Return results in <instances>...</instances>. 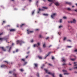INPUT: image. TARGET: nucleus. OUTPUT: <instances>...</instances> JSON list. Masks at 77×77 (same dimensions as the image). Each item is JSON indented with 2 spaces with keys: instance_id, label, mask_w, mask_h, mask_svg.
<instances>
[{
  "instance_id": "19",
  "label": "nucleus",
  "mask_w": 77,
  "mask_h": 77,
  "mask_svg": "<svg viewBox=\"0 0 77 77\" xmlns=\"http://www.w3.org/2000/svg\"><path fill=\"white\" fill-rule=\"evenodd\" d=\"M39 11H44V10L43 9H41L40 8H39Z\"/></svg>"
},
{
  "instance_id": "1",
  "label": "nucleus",
  "mask_w": 77,
  "mask_h": 77,
  "mask_svg": "<svg viewBox=\"0 0 77 77\" xmlns=\"http://www.w3.org/2000/svg\"><path fill=\"white\" fill-rule=\"evenodd\" d=\"M25 42L22 41V40H17V45L18 44H20V45H21L22 44L24 43Z\"/></svg>"
},
{
  "instance_id": "52",
  "label": "nucleus",
  "mask_w": 77,
  "mask_h": 77,
  "mask_svg": "<svg viewBox=\"0 0 77 77\" xmlns=\"http://www.w3.org/2000/svg\"><path fill=\"white\" fill-rule=\"evenodd\" d=\"M73 69H77V67H74V68H73Z\"/></svg>"
},
{
  "instance_id": "31",
  "label": "nucleus",
  "mask_w": 77,
  "mask_h": 77,
  "mask_svg": "<svg viewBox=\"0 0 77 77\" xmlns=\"http://www.w3.org/2000/svg\"><path fill=\"white\" fill-rule=\"evenodd\" d=\"M4 39L3 38H0V40L2 41Z\"/></svg>"
},
{
  "instance_id": "64",
  "label": "nucleus",
  "mask_w": 77,
  "mask_h": 77,
  "mask_svg": "<svg viewBox=\"0 0 77 77\" xmlns=\"http://www.w3.org/2000/svg\"><path fill=\"white\" fill-rule=\"evenodd\" d=\"M13 52V53H15L16 52V51H14Z\"/></svg>"
},
{
  "instance_id": "20",
  "label": "nucleus",
  "mask_w": 77,
  "mask_h": 77,
  "mask_svg": "<svg viewBox=\"0 0 77 77\" xmlns=\"http://www.w3.org/2000/svg\"><path fill=\"white\" fill-rule=\"evenodd\" d=\"M38 57L39 59H42V57L40 56H38Z\"/></svg>"
},
{
  "instance_id": "40",
  "label": "nucleus",
  "mask_w": 77,
  "mask_h": 77,
  "mask_svg": "<svg viewBox=\"0 0 77 77\" xmlns=\"http://www.w3.org/2000/svg\"><path fill=\"white\" fill-rule=\"evenodd\" d=\"M48 65L50 66H52V64H50V63H48Z\"/></svg>"
},
{
  "instance_id": "58",
  "label": "nucleus",
  "mask_w": 77,
  "mask_h": 77,
  "mask_svg": "<svg viewBox=\"0 0 77 77\" xmlns=\"http://www.w3.org/2000/svg\"><path fill=\"white\" fill-rule=\"evenodd\" d=\"M28 57V56H26V58H27Z\"/></svg>"
},
{
  "instance_id": "39",
  "label": "nucleus",
  "mask_w": 77,
  "mask_h": 77,
  "mask_svg": "<svg viewBox=\"0 0 77 77\" xmlns=\"http://www.w3.org/2000/svg\"><path fill=\"white\" fill-rule=\"evenodd\" d=\"M62 19H60V23H61L62 22Z\"/></svg>"
},
{
  "instance_id": "2",
  "label": "nucleus",
  "mask_w": 77,
  "mask_h": 77,
  "mask_svg": "<svg viewBox=\"0 0 77 77\" xmlns=\"http://www.w3.org/2000/svg\"><path fill=\"white\" fill-rule=\"evenodd\" d=\"M57 14L56 13H53L51 15V17L53 19L54 17Z\"/></svg>"
},
{
  "instance_id": "9",
  "label": "nucleus",
  "mask_w": 77,
  "mask_h": 77,
  "mask_svg": "<svg viewBox=\"0 0 77 77\" xmlns=\"http://www.w3.org/2000/svg\"><path fill=\"white\" fill-rule=\"evenodd\" d=\"M25 24H22V25H20V27H22L24 26H25Z\"/></svg>"
},
{
  "instance_id": "62",
  "label": "nucleus",
  "mask_w": 77,
  "mask_h": 77,
  "mask_svg": "<svg viewBox=\"0 0 77 77\" xmlns=\"http://www.w3.org/2000/svg\"><path fill=\"white\" fill-rule=\"evenodd\" d=\"M5 21H3V23H5Z\"/></svg>"
},
{
  "instance_id": "34",
  "label": "nucleus",
  "mask_w": 77,
  "mask_h": 77,
  "mask_svg": "<svg viewBox=\"0 0 77 77\" xmlns=\"http://www.w3.org/2000/svg\"><path fill=\"white\" fill-rule=\"evenodd\" d=\"M69 74V73H67V72H65L64 73V75H68Z\"/></svg>"
},
{
  "instance_id": "44",
  "label": "nucleus",
  "mask_w": 77,
  "mask_h": 77,
  "mask_svg": "<svg viewBox=\"0 0 77 77\" xmlns=\"http://www.w3.org/2000/svg\"><path fill=\"white\" fill-rule=\"evenodd\" d=\"M31 42L32 43L33 42V39L31 40Z\"/></svg>"
},
{
  "instance_id": "18",
  "label": "nucleus",
  "mask_w": 77,
  "mask_h": 77,
  "mask_svg": "<svg viewBox=\"0 0 77 77\" xmlns=\"http://www.w3.org/2000/svg\"><path fill=\"white\" fill-rule=\"evenodd\" d=\"M37 46V44H35L34 45L33 47H36Z\"/></svg>"
},
{
  "instance_id": "6",
  "label": "nucleus",
  "mask_w": 77,
  "mask_h": 77,
  "mask_svg": "<svg viewBox=\"0 0 77 77\" xmlns=\"http://www.w3.org/2000/svg\"><path fill=\"white\" fill-rule=\"evenodd\" d=\"M76 22V20L75 19H73V21H71L70 22L72 23H75Z\"/></svg>"
},
{
  "instance_id": "7",
  "label": "nucleus",
  "mask_w": 77,
  "mask_h": 77,
  "mask_svg": "<svg viewBox=\"0 0 77 77\" xmlns=\"http://www.w3.org/2000/svg\"><path fill=\"white\" fill-rule=\"evenodd\" d=\"M52 53V52H49L48 53V54L47 55H46V57H45V59L50 54H51V53Z\"/></svg>"
},
{
  "instance_id": "5",
  "label": "nucleus",
  "mask_w": 77,
  "mask_h": 77,
  "mask_svg": "<svg viewBox=\"0 0 77 77\" xmlns=\"http://www.w3.org/2000/svg\"><path fill=\"white\" fill-rule=\"evenodd\" d=\"M6 67V66L5 65H2L1 67V68H5Z\"/></svg>"
},
{
  "instance_id": "59",
  "label": "nucleus",
  "mask_w": 77,
  "mask_h": 77,
  "mask_svg": "<svg viewBox=\"0 0 77 77\" xmlns=\"http://www.w3.org/2000/svg\"><path fill=\"white\" fill-rule=\"evenodd\" d=\"M42 66H43L44 67L45 66V65L44 64H43V65H42Z\"/></svg>"
},
{
  "instance_id": "29",
  "label": "nucleus",
  "mask_w": 77,
  "mask_h": 77,
  "mask_svg": "<svg viewBox=\"0 0 77 77\" xmlns=\"http://www.w3.org/2000/svg\"><path fill=\"white\" fill-rule=\"evenodd\" d=\"M27 63V62H25V63H24V64H23V66L25 65H26Z\"/></svg>"
},
{
  "instance_id": "33",
  "label": "nucleus",
  "mask_w": 77,
  "mask_h": 77,
  "mask_svg": "<svg viewBox=\"0 0 77 77\" xmlns=\"http://www.w3.org/2000/svg\"><path fill=\"white\" fill-rule=\"evenodd\" d=\"M67 10H68V11H70L71 10V9L69 8H67Z\"/></svg>"
},
{
  "instance_id": "55",
  "label": "nucleus",
  "mask_w": 77,
  "mask_h": 77,
  "mask_svg": "<svg viewBox=\"0 0 77 77\" xmlns=\"http://www.w3.org/2000/svg\"><path fill=\"white\" fill-rule=\"evenodd\" d=\"M9 73H12V71H10V72H9Z\"/></svg>"
},
{
  "instance_id": "47",
  "label": "nucleus",
  "mask_w": 77,
  "mask_h": 77,
  "mask_svg": "<svg viewBox=\"0 0 77 77\" xmlns=\"http://www.w3.org/2000/svg\"><path fill=\"white\" fill-rule=\"evenodd\" d=\"M54 57H52V60H54Z\"/></svg>"
},
{
  "instance_id": "48",
  "label": "nucleus",
  "mask_w": 77,
  "mask_h": 77,
  "mask_svg": "<svg viewBox=\"0 0 77 77\" xmlns=\"http://www.w3.org/2000/svg\"><path fill=\"white\" fill-rule=\"evenodd\" d=\"M18 51H19V50L17 49V50H16V52H18Z\"/></svg>"
},
{
  "instance_id": "26",
  "label": "nucleus",
  "mask_w": 77,
  "mask_h": 77,
  "mask_svg": "<svg viewBox=\"0 0 77 77\" xmlns=\"http://www.w3.org/2000/svg\"><path fill=\"white\" fill-rule=\"evenodd\" d=\"M48 73L49 74H50V75H51L52 74V73H51V72H48Z\"/></svg>"
},
{
  "instance_id": "61",
  "label": "nucleus",
  "mask_w": 77,
  "mask_h": 77,
  "mask_svg": "<svg viewBox=\"0 0 77 77\" xmlns=\"http://www.w3.org/2000/svg\"><path fill=\"white\" fill-rule=\"evenodd\" d=\"M19 66H21V64H19Z\"/></svg>"
},
{
  "instance_id": "4",
  "label": "nucleus",
  "mask_w": 77,
  "mask_h": 77,
  "mask_svg": "<svg viewBox=\"0 0 77 77\" xmlns=\"http://www.w3.org/2000/svg\"><path fill=\"white\" fill-rule=\"evenodd\" d=\"M0 48L2 49V50L4 51H6V49L4 48H3V47H0Z\"/></svg>"
},
{
  "instance_id": "37",
  "label": "nucleus",
  "mask_w": 77,
  "mask_h": 77,
  "mask_svg": "<svg viewBox=\"0 0 77 77\" xmlns=\"http://www.w3.org/2000/svg\"><path fill=\"white\" fill-rule=\"evenodd\" d=\"M42 8H43V9H47V7H42Z\"/></svg>"
},
{
  "instance_id": "38",
  "label": "nucleus",
  "mask_w": 77,
  "mask_h": 77,
  "mask_svg": "<svg viewBox=\"0 0 77 77\" xmlns=\"http://www.w3.org/2000/svg\"><path fill=\"white\" fill-rule=\"evenodd\" d=\"M22 60V61H24L25 60V59H22V60Z\"/></svg>"
},
{
  "instance_id": "35",
  "label": "nucleus",
  "mask_w": 77,
  "mask_h": 77,
  "mask_svg": "<svg viewBox=\"0 0 77 77\" xmlns=\"http://www.w3.org/2000/svg\"><path fill=\"white\" fill-rule=\"evenodd\" d=\"M71 60H72V61H74V60H75V59H71Z\"/></svg>"
},
{
  "instance_id": "27",
  "label": "nucleus",
  "mask_w": 77,
  "mask_h": 77,
  "mask_svg": "<svg viewBox=\"0 0 77 77\" xmlns=\"http://www.w3.org/2000/svg\"><path fill=\"white\" fill-rule=\"evenodd\" d=\"M36 76L38 77H39V73H37V74H36Z\"/></svg>"
},
{
  "instance_id": "22",
  "label": "nucleus",
  "mask_w": 77,
  "mask_h": 77,
  "mask_svg": "<svg viewBox=\"0 0 77 77\" xmlns=\"http://www.w3.org/2000/svg\"><path fill=\"white\" fill-rule=\"evenodd\" d=\"M46 47V45H45V44H44L43 45V47L44 48H45Z\"/></svg>"
},
{
  "instance_id": "46",
  "label": "nucleus",
  "mask_w": 77,
  "mask_h": 77,
  "mask_svg": "<svg viewBox=\"0 0 77 77\" xmlns=\"http://www.w3.org/2000/svg\"><path fill=\"white\" fill-rule=\"evenodd\" d=\"M52 4V3H50L49 5V6H51Z\"/></svg>"
},
{
  "instance_id": "49",
  "label": "nucleus",
  "mask_w": 77,
  "mask_h": 77,
  "mask_svg": "<svg viewBox=\"0 0 77 77\" xmlns=\"http://www.w3.org/2000/svg\"><path fill=\"white\" fill-rule=\"evenodd\" d=\"M66 38L65 37L64 39H63V40L65 41L66 40Z\"/></svg>"
},
{
  "instance_id": "43",
  "label": "nucleus",
  "mask_w": 77,
  "mask_h": 77,
  "mask_svg": "<svg viewBox=\"0 0 77 77\" xmlns=\"http://www.w3.org/2000/svg\"><path fill=\"white\" fill-rule=\"evenodd\" d=\"M49 38V37H48L46 38V39L48 40V39Z\"/></svg>"
},
{
  "instance_id": "42",
  "label": "nucleus",
  "mask_w": 77,
  "mask_h": 77,
  "mask_svg": "<svg viewBox=\"0 0 77 77\" xmlns=\"http://www.w3.org/2000/svg\"><path fill=\"white\" fill-rule=\"evenodd\" d=\"M66 60H65L64 59H63V60H62V62H66Z\"/></svg>"
},
{
  "instance_id": "45",
  "label": "nucleus",
  "mask_w": 77,
  "mask_h": 77,
  "mask_svg": "<svg viewBox=\"0 0 77 77\" xmlns=\"http://www.w3.org/2000/svg\"><path fill=\"white\" fill-rule=\"evenodd\" d=\"M52 45H50L49 46L48 48H50L51 47H52Z\"/></svg>"
},
{
  "instance_id": "24",
  "label": "nucleus",
  "mask_w": 77,
  "mask_h": 77,
  "mask_svg": "<svg viewBox=\"0 0 77 77\" xmlns=\"http://www.w3.org/2000/svg\"><path fill=\"white\" fill-rule=\"evenodd\" d=\"M34 12H35V11H32V15H33V14H34Z\"/></svg>"
},
{
  "instance_id": "51",
  "label": "nucleus",
  "mask_w": 77,
  "mask_h": 77,
  "mask_svg": "<svg viewBox=\"0 0 77 77\" xmlns=\"http://www.w3.org/2000/svg\"><path fill=\"white\" fill-rule=\"evenodd\" d=\"M60 77H62V75L60 74Z\"/></svg>"
},
{
  "instance_id": "41",
  "label": "nucleus",
  "mask_w": 77,
  "mask_h": 77,
  "mask_svg": "<svg viewBox=\"0 0 77 77\" xmlns=\"http://www.w3.org/2000/svg\"><path fill=\"white\" fill-rule=\"evenodd\" d=\"M67 47L68 48H71L72 47V46H67Z\"/></svg>"
},
{
  "instance_id": "8",
  "label": "nucleus",
  "mask_w": 77,
  "mask_h": 77,
  "mask_svg": "<svg viewBox=\"0 0 77 77\" xmlns=\"http://www.w3.org/2000/svg\"><path fill=\"white\" fill-rule=\"evenodd\" d=\"M66 4H68L69 5H70L72 4V3L71 2H66Z\"/></svg>"
},
{
  "instance_id": "16",
  "label": "nucleus",
  "mask_w": 77,
  "mask_h": 77,
  "mask_svg": "<svg viewBox=\"0 0 77 77\" xmlns=\"http://www.w3.org/2000/svg\"><path fill=\"white\" fill-rule=\"evenodd\" d=\"M43 37V36H42V35H39V38H42Z\"/></svg>"
},
{
  "instance_id": "53",
  "label": "nucleus",
  "mask_w": 77,
  "mask_h": 77,
  "mask_svg": "<svg viewBox=\"0 0 77 77\" xmlns=\"http://www.w3.org/2000/svg\"><path fill=\"white\" fill-rule=\"evenodd\" d=\"M62 27V26H59V28H61V27Z\"/></svg>"
},
{
  "instance_id": "23",
  "label": "nucleus",
  "mask_w": 77,
  "mask_h": 77,
  "mask_svg": "<svg viewBox=\"0 0 77 77\" xmlns=\"http://www.w3.org/2000/svg\"><path fill=\"white\" fill-rule=\"evenodd\" d=\"M37 45H38V46H37V47L38 48V46L40 45V43H39V42L38 43Z\"/></svg>"
},
{
  "instance_id": "25",
  "label": "nucleus",
  "mask_w": 77,
  "mask_h": 77,
  "mask_svg": "<svg viewBox=\"0 0 77 77\" xmlns=\"http://www.w3.org/2000/svg\"><path fill=\"white\" fill-rule=\"evenodd\" d=\"M11 47L9 49V50L8 51L9 52H10V51L11 50Z\"/></svg>"
},
{
  "instance_id": "14",
  "label": "nucleus",
  "mask_w": 77,
  "mask_h": 77,
  "mask_svg": "<svg viewBox=\"0 0 77 77\" xmlns=\"http://www.w3.org/2000/svg\"><path fill=\"white\" fill-rule=\"evenodd\" d=\"M63 72H65V73H67V70L63 69Z\"/></svg>"
},
{
  "instance_id": "30",
  "label": "nucleus",
  "mask_w": 77,
  "mask_h": 77,
  "mask_svg": "<svg viewBox=\"0 0 77 77\" xmlns=\"http://www.w3.org/2000/svg\"><path fill=\"white\" fill-rule=\"evenodd\" d=\"M17 75L16 74H14H14H13V75H14L15 77H17L16 76Z\"/></svg>"
},
{
  "instance_id": "36",
  "label": "nucleus",
  "mask_w": 77,
  "mask_h": 77,
  "mask_svg": "<svg viewBox=\"0 0 77 77\" xmlns=\"http://www.w3.org/2000/svg\"><path fill=\"white\" fill-rule=\"evenodd\" d=\"M63 18L64 19H67V17H66L64 16V17H63Z\"/></svg>"
},
{
  "instance_id": "56",
  "label": "nucleus",
  "mask_w": 77,
  "mask_h": 77,
  "mask_svg": "<svg viewBox=\"0 0 77 77\" xmlns=\"http://www.w3.org/2000/svg\"><path fill=\"white\" fill-rule=\"evenodd\" d=\"M75 12H77V9H75Z\"/></svg>"
},
{
  "instance_id": "57",
  "label": "nucleus",
  "mask_w": 77,
  "mask_h": 77,
  "mask_svg": "<svg viewBox=\"0 0 77 77\" xmlns=\"http://www.w3.org/2000/svg\"><path fill=\"white\" fill-rule=\"evenodd\" d=\"M6 48H9V46H7L6 47Z\"/></svg>"
},
{
  "instance_id": "15",
  "label": "nucleus",
  "mask_w": 77,
  "mask_h": 77,
  "mask_svg": "<svg viewBox=\"0 0 77 77\" xmlns=\"http://www.w3.org/2000/svg\"><path fill=\"white\" fill-rule=\"evenodd\" d=\"M43 15L44 16H48V14H43Z\"/></svg>"
},
{
  "instance_id": "11",
  "label": "nucleus",
  "mask_w": 77,
  "mask_h": 77,
  "mask_svg": "<svg viewBox=\"0 0 77 77\" xmlns=\"http://www.w3.org/2000/svg\"><path fill=\"white\" fill-rule=\"evenodd\" d=\"M15 30V29H10V32H14V31Z\"/></svg>"
},
{
  "instance_id": "50",
  "label": "nucleus",
  "mask_w": 77,
  "mask_h": 77,
  "mask_svg": "<svg viewBox=\"0 0 77 77\" xmlns=\"http://www.w3.org/2000/svg\"><path fill=\"white\" fill-rule=\"evenodd\" d=\"M66 65V64H65V63H63V64L62 65H63V66H64V65Z\"/></svg>"
},
{
  "instance_id": "3",
  "label": "nucleus",
  "mask_w": 77,
  "mask_h": 77,
  "mask_svg": "<svg viewBox=\"0 0 77 77\" xmlns=\"http://www.w3.org/2000/svg\"><path fill=\"white\" fill-rule=\"evenodd\" d=\"M27 34H30V33H32L33 32V31H30L29 29H27Z\"/></svg>"
},
{
  "instance_id": "63",
  "label": "nucleus",
  "mask_w": 77,
  "mask_h": 77,
  "mask_svg": "<svg viewBox=\"0 0 77 77\" xmlns=\"http://www.w3.org/2000/svg\"><path fill=\"white\" fill-rule=\"evenodd\" d=\"M68 41H69V42H71V41L70 40H67Z\"/></svg>"
},
{
  "instance_id": "32",
  "label": "nucleus",
  "mask_w": 77,
  "mask_h": 77,
  "mask_svg": "<svg viewBox=\"0 0 77 77\" xmlns=\"http://www.w3.org/2000/svg\"><path fill=\"white\" fill-rule=\"evenodd\" d=\"M45 70L46 72L47 73L48 72V70L47 69H45Z\"/></svg>"
},
{
  "instance_id": "54",
  "label": "nucleus",
  "mask_w": 77,
  "mask_h": 77,
  "mask_svg": "<svg viewBox=\"0 0 77 77\" xmlns=\"http://www.w3.org/2000/svg\"><path fill=\"white\" fill-rule=\"evenodd\" d=\"M3 32L1 33L0 34V35H3Z\"/></svg>"
},
{
  "instance_id": "13",
  "label": "nucleus",
  "mask_w": 77,
  "mask_h": 77,
  "mask_svg": "<svg viewBox=\"0 0 77 77\" xmlns=\"http://www.w3.org/2000/svg\"><path fill=\"white\" fill-rule=\"evenodd\" d=\"M49 2H52L53 3H54V0H48Z\"/></svg>"
},
{
  "instance_id": "21",
  "label": "nucleus",
  "mask_w": 77,
  "mask_h": 77,
  "mask_svg": "<svg viewBox=\"0 0 77 77\" xmlns=\"http://www.w3.org/2000/svg\"><path fill=\"white\" fill-rule=\"evenodd\" d=\"M4 62H5L6 63H7V64H8V63H9L8 62V61H4Z\"/></svg>"
},
{
  "instance_id": "12",
  "label": "nucleus",
  "mask_w": 77,
  "mask_h": 77,
  "mask_svg": "<svg viewBox=\"0 0 77 77\" xmlns=\"http://www.w3.org/2000/svg\"><path fill=\"white\" fill-rule=\"evenodd\" d=\"M34 65L35 67H37L38 66V64L37 63H34Z\"/></svg>"
},
{
  "instance_id": "28",
  "label": "nucleus",
  "mask_w": 77,
  "mask_h": 77,
  "mask_svg": "<svg viewBox=\"0 0 77 77\" xmlns=\"http://www.w3.org/2000/svg\"><path fill=\"white\" fill-rule=\"evenodd\" d=\"M20 70L21 72H23L24 71L23 69H20Z\"/></svg>"
},
{
  "instance_id": "10",
  "label": "nucleus",
  "mask_w": 77,
  "mask_h": 77,
  "mask_svg": "<svg viewBox=\"0 0 77 77\" xmlns=\"http://www.w3.org/2000/svg\"><path fill=\"white\" fill-rule=\"evenodd\" d=\"M54 4L56 5L57 6L59 5V4L58 2H56Z\"/></svg>"
},
{
  "instance_id": "60",
  "label": "nucleus",
  "mask_w": 77,
  "mask_h": 77,
  "mask_svg": "<svg viewBox=\"0 0 77 77\" xmlns=\"http://www.w3.org/2000/svg\"><path fill=\"white\" fill-rule=\"evenodd\" d=\"M75 52H77V49L75 50Z\"/></svg>"
},
{
  "instance_id": "17",
  "label": "nucleus",
  "mask_w": 77,
  "mask_h": 77,
  "mask_svg": "<svg viewBox=\"0 0 77 77\" xmlns=\"http://www.w3.org/2000/svg\"><path fill=\"white\" fill-rule=\"evenodd\" d=\"M54 74V73H52V74L51 75H52L53 77H55Z\"/></svg>"
}]
</instances>
